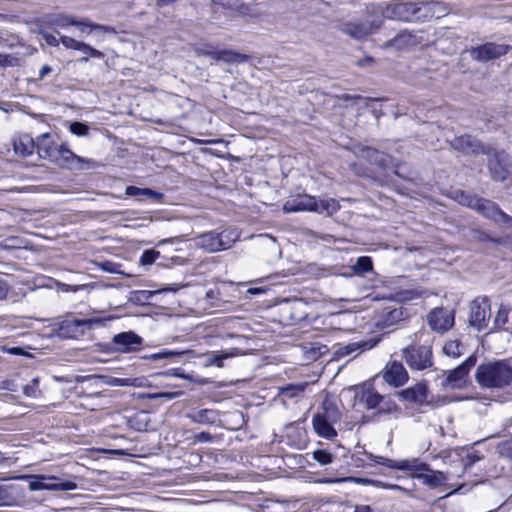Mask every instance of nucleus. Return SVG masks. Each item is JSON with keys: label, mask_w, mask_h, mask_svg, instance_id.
<instances>
[{"label": "nucleus", "mask_w": 512, "mask_h": 512, "mask_svg": "<svg viewBox=\"0 0 512 512\" xmlns=\"http://www.w3.org/2000/svg\"><path fill=\"white\" fill-rule=\"evenodd\" d=\"M398 395L403 401L414 403L419 407L431 405V402L428 400V388L425 383H417L400 391Z\"/></svg>", "instance_id": "a211bd4d"}, {"label": "nucleus", "mask_w": 512, "mask_h": 512, "mask_svg": "<svg viewBox=\"0 0 512 512\" xmlns=\"http://www.w3.org/2000/svg\"><path fill=\"white\" fill-rule=\"evenodd\" d=\"M104 319L92 317L87 319H64L57 323L56 335L62 339L77 338L83 336L87 330L95 326H101Z\"/></svg>", "instance_id": "423d86ee"}, {"label": "nucleus", "mask_w": 512, "mask_h": 512, "mask_svg": "<svg viewBox=\"0 0 512 512\" xmlns=\"http://www.w3.org/2000/svg\"><path fill=\"white\" fill-rule=\"evenodd\" d=\"M220 413L215 409L193 410L186 414V417L193 423L202 425H213L219 420Z\"/></svg>", "instance_id": "4be33fe9"}, {"label": "nucleus", "mask_w": 512, "mask_h": 512, "mask_svg": "<svg viewBox=\"0 0 512 512\" xmlns=\"http://www.w3.org/2000/svg\"><path fill=\"white\" fill-rule=\"evenodd\" d=\"M232 356V354L228 352H222L218 354H211L208 355L205 359V366H217V367H223V361L225 359H228Z\"/></svg>", "instance_id": "ea45409f"}, {"label": "nucleus", "mask_w": 512, "mask_h": 512, "mask_svg": "<svg viewBox=\"0 0 512 512\" xmlns=\"http://www.w3.org/2000/svg\"><path fill=\"white\" fill-rule=\"evenodd\" d=\"M491 316L489 301L486 297L476 298L470 303L469 325L477 331L487 328Z\"/></svg>", "instance_id": "9d476101"}, {"label": "nucleus", "mask_w": 512, "mask_h": 512, "mask_svg": "<svg viewBox=\"0 0 512 512\" xmlns=\"http://www.w3.org/2000/svg\"><path fill=\"white\" fill-rule=\"evenodd\" d=\"M488 156V170L491 178L497 182H503L507 179L509 171V157L504 151H497L490 148Z\"/></svg>", "instance_id": "9b49d317"}, {"label": "nucleus", "mask_w": 512, "mask_h": 512, "mask_svg": "<svg viewBox=\"0 0 512 512\" xmlns=\"http://www.w3.org/2000/svg\"><path fill=\"white\" fill-rule=\"evenodd\" d=\"M197 246L208 253L221 251V239H219L218 232L209 231L203 233L196 238Z\"/></svg>", "instance_id": "393cba45"}, {"label": "nucleus", "mask_w": 512, "mask_h": 512, "mask_svg": "<svg viewBox=\"0 0 512 512\" xmlns=\"http://www.w3.org/2000/svg\"><path fill=\"white\" fill-rule=\"evenodd\" d=\"M340 206L338 202L333 198L320 199L308 194H298L293 199L286 201L283 204V211L285 213L294 212H315L318 214L325 213L327 216H331L339 210Z\"/></svg>", "instance_id": "20e7f679"}, {"label": "nucleus", "mask_w": 512, "mask_h": 512, "mask_svg": "<svg viewBox=\"0 0 512 512\" xmlns=\"http://www.w3.org/2000/svg\"><path fill=\"white\" fill-rule=\"evenodd\" d=\"M508 50V45L487 42L483 45L472 48L470 55L476 61L485 62L505 55Z\"/></svg>", "instance_id": "2eb2a0df"}, {"label": "nucleus", "mask_w": 512, "mask_h": 512, "mask_svg": "<svg viewBox=\"0 0 512 512\" xmlns=\"http://www.w3.org/2000/svg\"><path fill=\"white\" fill-rule=\"evenodd\" d=\"M480 459L481 458L475 454H468L464 460V470L467 471L476 461H479Z\"/></svg>", "instance_id": "bf43d9fd"}, {"label": "nucleus", "mask_w": 512, "mask_h": 512, "mask_svg": "<svg viewBox=\"0 0 512 512\" xmlns=\"http://www.w3.org/2000/svg\"><path fill=\"white\" fill-rule=\"evenodd\" d=\"M361 154L371 164L378 166L380 169H387L392 163L390 155L369 146L363 147Z\"/></svg>", "instance_id": "5701e85b"}, {"label": "nucleus", "mask_w": 512, "mask_h": 512, "mask_svg": "<svg viewBox=\"0 0 512 512\" xmlns=\"http://www.w3.org/2000/svg\"><path fill=\"white\" fill-rule=\"evenodd\" d=\"M379 407V413H390L391 411L395 410L396 409V404L392 401H386V402H382Z\"/></svg>", "instance_id": "4d7b16f0"}, {"label": "nucleus", "mask_w": 512, "mask_h": 512, "mask_svg": "<svg viewBox=\"0 0 512 512\" xmlns=\"http://www.w3.org/2000/svg\"><path fill=\"white\" fill-rule=\"evenodd\" d=\"M9 288H10V286L7 283V281L0 278V300H3L6 298Z\"/></svg>", "instance_id": "052dcab7"}, {"label": "nucleus", "mask_w": 512, "mask_h": 512, "mask_svg": "<svg viewBox=\"0 0 512 512\" xmlns=\"http://www.w3.org/2000/svg\"><path fill=\"white\" fill-rule=\"evenodd\" d=\"M510 308L501 305L496 316L494 319V327L491 329L493 330H508V327L506 326L508 324V316H509Z\"/></svg>", "instance_id": "f704fd0d"}, {"label": "nucleus", "mask_w": 512, "mask_h": 512, "mask_svg": "<svg viewBox=\"0 0 512 512\" xmlns=\"http://www.w3.org/2000/svg\"><path fill=\"white\" fill-rule=\"evenodd\" d=\"M313 459L321 465H328L333 462L334 455L322 449L313 452Z\"/></svg>", "instance_id": "79ce46f5"}, {"label": "nucleus", "mask_w": 512, "mask_h": 512, "mask_svg": "<svg viewBox=\"0 0 512 512\" xmlns=\"http://www.w3.org/2000/svg\"><path fill=\"white\" fill-rule=\"evenodd\" d=\"M14 151L17 155L28 157L35 150V140L28 134H23L14 140Z\"/></svg>", "instance_id": "bb28decb"}, {"label": "nucleus", "mask_w": 512, "mask_h": 512, "mask_svg": "<svg viewBox=\"0 0 512 512\" xmlns=\"http://www.w3.org/2000/svg\"><path fill=\"white\" fill-rule=\"evenodd\" d=\"M373 346H375V343H370L367 341L349 343L345 346L339 347L338 350L336 351V354L338 356H347V355H351L355 352H358V353L363 352L364 350L370 349Z\"/></svg>", "instance_id": "7c9ffc66"}, {"label": "nucleus", "mask_w": 512, "mask_h": 512, "mask_svg": "<svg viewBox=\"0 0 512 512\" xmlns=\"http://www.w3.org/2000/svg\"><path fill=\"white\" fill-rule=\"evenodd\" d=\"M183 392L177 391V392H158V393H149L146 395L148 399L155 400V399H166V400H173L179 396H181Z\"/></svg>", "instance_id": "a18cd8bd"}, {"label": "nucleus", "mask_w": 512, "mask_h": 512, "mask_svg": "<svg viewBox=\"0 0 512 512\" xmlns=\"http://www.w3.org/2000/svg\"><path fill=\"white\" fill-rule=\"evenodd\" d=\"M16 58L11 55L0 54V67L14 66Z\"/></svg>", "instance_id": "6e6d98bb"}, {"label": "nucleus", "mask_w": 512, "mask_h": 512, "mask_svg": "<svg viewBox=\"0 0 512 512\" xmlns=\"http://www.w3.org/2000/svg\"><path fill=\"white\" fill-rule=\"evenodd\" d=\"M32 491L37 490H60L70 491L77 488V484L71 480H63L58 477H46L44 475L35 476L34 480L29 483Z\"/></svg>", "instance_id": "ddd939ff"}, {"label": "nucleus", "mask_w": 512, "mask_h": 512, "mask_svg": "<svg viewBox=\"0 0 512 512\" xmlns=\"http://www.w3.org/2000/svg\"><path fill=\"white\" fill-rule=\"evenodd\" d=\"M197 54L207 56L215 61H222L225 63H244L248 60L246 54H242L233 50H213L209 46H203L197 49Z\"/></svg>", "instance_id": "f3484780"}, {"label": "nucleus", "mask_w": 512, "mask_h": 512, "mask_svg": "<svg viewBox=\"0 0 512 512\" xmlns=\"http://www.w3.org/2000/svg\"><path fill=\"white\" fill-rule=\"evenodd\" d=\"M48 23L52 27H58V28H65L67 26L73 25V26H86L88 27V23L83 21H76L74 18L66 16V15H51L48 18Z\"/></svg>", "instance_id": "c756f323"}, {"label": "nucleus", "mask_w": 512, "mask_h": 512, "mask_svg": "<svg viewBox=\"0 0 512 512\" xmlns=\"http://www.w3.org/2000/svg\"><path fill=\"white\" fill-rule=\"evenodd\" d=\"M83 46L85 48H80L79 51H81L83 54H85V56H91L93 58H103L104 57V54L101 51L91 47L90 45L83 42Z\"/></svg>", "instance_id": "3c124183"}, {"label": "nucleus", "mask_w": 512, "mask_h": 512, "mask_svg": "<svg viewBox=\"0 0 512 512\" xmlns=\"http://www.w3.org/2000/svg\"><path fill=\"white\" fill-rule=\"evenodd\" d=\"M419 43L417 36L407 30L399 32L394 38L384 43L385 48L401 50Z\"/></svg>", "instance_id": "b1692460"}, {"label": "nucleus", "mask_w": 512, "mask_h": 512, "mask_svg": "<svg viewBox=\"0 0 512 512\" xmlns=\"http://www.w3.org/2000/svg\"><path fill=\"white\" fill-rule=\"evenodd\" d=\"M88 26H90L94 30H98V31H101V32L107 33V34H115V33H117L116 29L114 27H111V26L100 25V24H96V25L88 24Z\"/></svg>", "instance_id": "13d9d810"}, {"label": "nucleus", "mask_w": 512, "mask_h": 512, "mask_svg": "<svg viewBox=\"0 0 512 512\" xmlns=\"http://www.w3.org/2000/svg\"><path fill=\"white\" fill-rule=\"evenodd\" d=\"M212 440L213 436L209 432L202 431L194 435V442L210 443Z\"/></svg>", "instance_id": "5fc2aeb1"}, {"label": "nucleus", "mask_w": 512, "mask_h": 512, "mask_svg": "<svg viewBox=\"0 0 512 512\" xmlns=\"http://www.w3.org/2000/svg\"><path fill=\"white\" fill-rule=\"evenodd\" d=\"M160 252L150 249L145 250L143 254L140 257V264L141 265H151L153 264L157 258H159Z\"/></svg>", "instance_id": "37998d69"}, {"label": "nucleus", "mask_w": 512, "mask_h": 512, "mask_svg": "<svg viewBox=\"0 0 512 512\" xmlns=\"http://www.w3.org/2000/svg\"><path fill=\"white\" fill-rule=\"evenodd\" d=\"M379 27L380 23L376 24L375 22H346L340 25L339 30L354 39L360 40L373 33Z\"/></svg>", "instance_id": "412c9836"}, {"label": "nucleus", "mask_w": 512, "mask_h": 512, "mask_svg": "<svg viewBox=\"0 0 512 512\" xmlns=\"http://www.w3.org/2000/svg\"><path fill=\"white\" fill-rule=\"evenodd\" d=\"M35 149L40 158L47 159L64 169L90 170L98 167L96 161L76 155L64 144L56 145L50 133H43L36 138Z\"/></svg>", "instance_id": "f257e3e1"}, {"label": "nucleus", "mask_w": 512, "mask_h": 512, "mask_svg": "<svg viewBox=\"0 0 512 512\" xmlns=\"http://www.w3.org/2000/svg\"><path fill=\"white\" fill-rule=\"evenodd\" d=\"M428 323L433 330L445 332L453 326L454 314L447 309L436 308L429 313Z\"/></svg>", "instance_id": "6ab92c4d"}, {"label": "nucleus", "mask_w": 512, "mask_h": 512, "mask_svg": "<svg viewBox=\"0 0 512 512\" xmlns=\"http://www.w3.org/2000/svg\"><path fill=\"white\" fill-rule=\"evenodd\" d=\"M355 274L362 275L373 269L372 259L368 256H361L357 259L356 263L352 266Z\"/></svg>", "instance_id": "4c0bfd02"}, {"label": "nucleus", "mask_w": 512, "mask_h": 512, "mask_svg": "<svg viewBox=\"0 0 512 512\" xmlns=\"http://www.w3.org/2000/svg\"><path fill=\"white\" fill-rule=\"evenodd\" d=\"M405 294L406 296L404 297V299H413L415 297H418V294L413 291H406Z\"/></svg>", "instance_id": "774afa93"}, {"label": "nucleus", "mask_w": 512, "mask_h": 512, "mask_svg": "<svg viewBox=\"0 0 512 512\" xmlns=\"http://www.w3.org/2000/svg\"><path fill=\"white\" fill-rule=\"evenodd\" d=\"M40 35L43 37V39L46 41V43L50 46H53V47H56L59 45V42L60 39H58L56 36H54L53 34L45 31V30H40Z\"/></svg>", "instance_id": "864d4df0"}, {"label": "nucleus", "mask_w": 512, "mask_h": 512, "mask_svg": "<svg viewBox=\"0 0 512 512\" xmlns=\"http://www.w3.org/2000/svg\"><path fill=\"white\" fill-rule=\"evenodd\" d=\"M60 41L68 49L78 50L80 48H85L83 46V42L75 40L74 38L68 37V36H61Z\"/></svg>", "instance_id": "de8ad7c7"}, {"label": "nucleus", "mask_w": 512, "mask_h": 512, "mask_svg": "<svg viewBox=\"0 0 512 512\" xmlns=\"http://www.w3.org/2000/svg\"><path fill=\"white\" fill-rule=\"evenodd\" d=\"M408 378V372L399 361L388 362L383 370V379L395 387L404 385Z\"/></svg>", "instance_id": "aec40b11"}, {"label": "nucleus", "mask_w": 512, "mask_h": 512, "mask_svg": "<svg viewBox=\"0 0 512 512\" xmlns=\"http://www.w3.org/2000/svg\"><path fill=\"white\" fill-rule=\"evenodd\" d=\"M206 299L209 301L211 306H214V307H220L221 306L219 304V300H220V291H219V289H209L206 292Z\"/></svg>", "instance_id": "09e8293b"}, {"label": "nucleus", "mask_w": 512, "mask_h": 512, "mask_svg": "<svg viewBox=\"0 0 512 512\" xmlns=\"http://www.w3.org/2000/svg\"><path fill=\"white\" fill-rule=\"evenodd\" d=\"M375 461L389 468L411 471L413 472L414 477L422 479L423 483L429 485L430 487H437L444 481V476L441 472H432L427 464L419 462L416 459L412 461L404 460L396 463L391 459L376 457Z\"/></svg>", "instance_id": "39448f33"}, {"label": "nucleus", "mask_w": 512, "mask_h": 512, "mask_svg": "<svg viewBox=\"0 0 512 512\" xmlns=\"http://www.w3.org/2000/svg\"><path fill=\"white\" fill-rule=\"evenodd\" d=\"M219 239H221V248L226 250L232 247V245L239 239L240 233L237 229L228 228L218 233Z\"/></svg>", "instance_id": "72a5a7b5"}, {"label": "nucleus", "mask_w": 512, "mask_h": 512, "mask_svg": "<svg viewBox=\"0 0 512 512\" xmlns=\"http://www.w3.org/2000/svg\"><path fill=\"white\" fill-rule=\"evenodd\" d=\"M312 425L318 436L326 439H332L337 436V431L333 423L323 419L320 415H314Z\"/></svg>", "instance_id": "a878e982"}, {"label": "nucleus", "mask_w": 512, "mask_h": 512, "mask_svg": "<svg viewBox=\"0 0 512 512\" xmlns=\"http://www.w3.org/2000/svg\"><path fill=\"white\" fill-rule=\"evenodd\" d=\"M9 353L13 355H22L24 354V351L21 347H12L9 349Z\"/></svg>", "instance_id": "69168bd1"}, {"label": "nucleus", "mask_w": 512, "mask_h": 512, "mask_svg": "<svg viewBox=\"0 0 512 512\" xmlns=\"http://www.w3.org/2000/svg\"><path fill=\"white\" fill-rule=\"evenodd\" d=\"M450 145L454 150L463 154H486L490 155V147L484 146L481 141L472 135L456 136L450 141Z\"/></svg>", "instance_id": "f8f14e48"}, {"label": "nucleus", "mask_w": 512, "mask_h": 512, "mask_svg": "<svg viewBox=\"0 0 512 512\" xmlns=\"http://www.w3.org/2000/svg\"><path fill=\"white\" fill-rule=\"evenodd\" d=\"M157 293V291L135 290L129 293V301L133 304L144 305Z\"/></svg>", "instance_id": "c9c22d12"}, {"label": "nucleus", "mask_w": 512, "mask_h": 512, "mask_svg": "<svg viewBox=\"0 0 512 512\" xmlns=\"http://www.w3.org/2000/svg\"><path fill=\"white\" fill-rule=\"evenodd\" d=\"M125 194L131 197H147L154 201H159L163 197L161 193L154 191L150 188H139L136 186H127Z\"/></svg>", "instance_id": "c85d7f7f"}, {"label": "nucleus", "mask_w": 512, "mask_h": 512, "mask_svg": "<svg viewBox=\"0 0 512 512\" xmlns=\"http://www.w3.org/2000/svg\"><path fill=\"white\" fill-rule=\"evenodd\" d=\"M402 166L401 165H398L396 166V169H395V174L401 178H404V179H410L409 176L405 175L404 174V171H402Z\"/></svg>", "instance_id": "0e129e2a"}, {"label": "nucleus", "mask_w": 512, "mask_h": 512, "mask_svg": "<svg viewBox=\"0 0 512 512\" xmlns=\"http://www.w3.org/2000/svg\"><path fill=\"white\" fill-rule=\"evenodd\" d=\"M143 339L133 331H125L113 336L114 351L119 353H132L140 349Z\"/></svg>", "instance_id": "dca6fc26"}, {"label": "nucleus", "mask_w": 512, "mask_h": 512, "mask_svg": "<svg viewBox=\"0 0 512 512\" xmlns=\"http://www.w3.org/2000/svg\"><path fill=\"white\" fill-rule=\"evenodd\" d=\"M435 2H390L382 10L385 18L404 22L424 21L434 16Z\"/></svg>", "instance_id": "f03ea898"}, {"label": "nucleus", "mask_w": 512, "mask_h": 512, "mask_svg": "<svg viewBox=\"0 0 512 512\" xmlns=\"http://www.w3.org/2000/svg\"><path fill=\"white\" fill-rule=\"evenodd\" d=\"M182 354H184V352L163 349L157 353L144 355L141 358L143 360L159 361V360H164V359H169L172 357L180 356Z\"/></svg>", "instance_id": "58836bf2"}, {"label": "nucleus", "mask_w": 512, "mask_h": 512, "mask_svg": "<svg viewBox=\"0 0 512 512\" xmlns=\"http://www.w3.org/2000/svg\"><path fill=\"white\" fill-rule=\"evenodd\" d=\"M52 72V67L49 65H43L39 70L38 79L43 80L49 73Z\"/></svg>", "instance_id": "680f3d73"}, {"label": "nucleus", "mask_w": 512, "mask_h": 512, "mask_svg": "<svg viewBox=\"0 0 512 512\" xmlns=\"http://www.w3.org/2000/svg\"><path fill=\"white\" fill-rule=\"evenodd\" d=\"M402 355L412 370L422 371L433 365L432 348L427 345H409L402 349Z\"/></svg>", "instance_id": "0eeeda50"}, {"label": "nucleus", "mask_w": 512, "mask_h": 512, "mask_svg": "<svg viewBox=\"0 0 512 512\" xmlns=\"http://www.w3.org/2000/svg\"><path fill=\"white\" fill-rule=\"evenodd\" d=\"M307 383L288 384L280 388V395L287 398H294L302 395L307 387Z\"/></svg>", "instance_id": "e433bc0d"}, {"label": "nucleus", "mask_w": 512, "mask_h": 512, "mask_svg": "<svg viewBox=\"0 0 512 512\" xmlns=\"http://www.w3.org/2000/svg\"><path fill=\"white\" fill-rule=\"evenodd\" d=\"M315 415H320V417L333 424H336L341 419L340 410L337 405L329 399H325L322 402L320 410Z\"/></svg>", "instance_id": "cd10ccee"}, {"label": "nucleus", "mask_w": 512, "mask_h": 512, "mask_svg": "<svg viewBox=\"0 0 512 512\" xmlns=\"http://www.w3.org/2000/svg\"><path fill=\"white\" fill-rule=\"evenodd\" d=\"M9 496V488L5 485H0V501H5Z\"/></svg>", "instance_id": "e2e57ef3"}, {"label": "nucleus", "mask_w": 512, "mask_h": 512, "mask_svg": "<svg viewBox=\"0 0 512 512\" xmlns=\"http://www.w3.org/2000/svg\"><path fill=\"white\" fill-rule=\"evenodd\" d=\"M214 4L221 5L224 8L236 10L240 14H245L247 7L238 4V0H212Z\"/></svg>", "instance_id": "a19ab883"}, {"label": "nucleus", "mask_w": 512, "mask_h": 512, "mask_svg": "<svg viewBox=\"0 0 512 512\" xmlns=\"http://www.w3.org/2000/svg\"><path fill=\"white\" fill-rule=\"evenodd\" d=\"M38 383V378H34L30 384L23 386V393L28 397H36Z\"/></svg>", "instance_id": "8fccbe9b"}, {"label": "nucleus", "mask_w": 512, "mask_h": 512, "mask_svg": "<svg viewBox=\"0 0 512 512\" xmlns=\"http://www.w3.org/2000/svg\"><path fill=\"white\" fill-rule=\"evenodd\" d=\"M476 362V355H470L463 363H461L456 368L450 371L441 370V375H446L441 385L445 388H462L466 383V377L468 376L470 369L476 365Z\"/></svg>", "instance_id": "6e6552de"}, {"label": "nucleus", "mask_w": 512, "mask_h": 512, "mask_svg": "<svg viewBox=\"0 0 512 512\" xmlns=\"http://www.w3.org/2000/svg\"><path fill=\"white\" fill-rule=\"evenodd\" d=\"M384 397L373 389H367L362 392L360 401L365 404L367 409H375L381 405Z\"/></svg>", "instance_id": "2f4dec72"}, {"label": "nucleus", "mask_w": 512, "mask_h": 512, "mask_svg": "<svg viewBox=\"0 0 512 512\" xmlns=\"http://www.w3.org/2000/svg\"><path fill=\"white\" fill-rule=\"evenodd\" d=\"M443 352L451 357H459L461 355L460 343L458 341H449L445 343Z\"/></svg>", "instance_id": "c03bdc74"}, {"label": "nucleus", "mask_w": 512, "mask_h": 512, "mask_svg": "<svg viewBox=\"0 0 512 512\" xmlns=\"http://www.w3.org/2000/svg\"><path fill=\"white\" fill-rule=\"evenodd\" d=\"M408 317L407 309L398 304H394L386 306L378 312L375 325L380 329L393 330L394 326L406 320Z\"/></svg>", "instance_id": "1a4fd4ad"}, {"label": "nucleus", "mask_w": 512, "mask_h": 512, "mask_svg": "<svg viewBox=\"0 0 512 512\" xmlns=\"http://www.w3.org/2000/svg\"><path fill=\"white\" fill-rule=\"evenodd\" d=\"M452 198L461 205L475 209L480 197L463 190H455L452 192Z\"/></svg>", "instance_id": "473e14b6"}, {"label": "nucleus", "mask_w": 512, "mask_h": 512, "mask_svg": "<svg viewBox=\"0 0 512 512\" xmlns=\"http://www.w3.org/2000/svg\"><path fill=\"white\" fill-rule=\"evenodd\" d=\"M69 130L74 135L85 136L88 134L89 127L85 123L75 121L70 124Z\"/></svg>", "instance_id": "49530a36"}, {"label": "nucleus", "mask_w": 512, "mask_h": 512, "mask_svg": "<svg viewBox=\"0 0 512 512\" xmlns=\"http://www.w3.org/2000/svg\"><path fill=\"white\" fill-rule=\"evenodd\" d=\"M475 210L497 224H508L512 226V217L501 210L499 205L491 200L479 198Z\"/></svg>", "instance_id": "4468645a"}, {"label": "nucleus", "mask_w": 512, "mask_h": 512, "mask_svg": "<svg viewBox=\"0 0 512 512\" xmlns=\"http://www.w3.org/2000/svg\"><path fill=\"white\" fill-rule=\"evenodd\" d=\"M499 453L512 461V440L505 441L498 445Z\"/></svg>", "instance_id": "603ef678"}, {"label": "nucleus", "mask_w": 512, "mask_h": 512, "mask_svg": "<svg viewBox=\"0 0 512 512\" xmlns=\"http://www.w3.org/2000/svg\"><path fill=\"white\" fill-rule=\"evenodd\" d=\"M346 480H352V481H355L357 483H369L370 480L369 479H366V478H354V477H350V478H347Z\"/></svg>", "instance_id": "338daca9"}, {"label": "nucleus", "mask_w": 512, "mask_h": 512, "mask_svg": "<svg viewBox=\"0 0 512 512\" xmlns=\"http://www.w3.org/2000/svg\"><path fill=\"white\" fill-rule=\"evenodd\" d=\"M477 383L486 388H502L512 381V368L504 361L488 362L476 369Z\"/></svg>", "instance_id": "7ed1b4c3"}]
</instances>
